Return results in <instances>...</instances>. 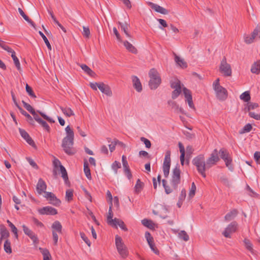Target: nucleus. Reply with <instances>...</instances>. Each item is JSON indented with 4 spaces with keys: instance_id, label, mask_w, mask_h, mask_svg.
<instances>
[{
    "instance_id": "f257e3e1",
    "label": "nucleus",
    "mask_w": 260,
    "mask_h": 260,
    "mask_svg": "<svg viewBox=\"0 0 260 260\" xmlns=\"http://www.w3.org/2000/svg\"><path fill=\"white\" fill-rule=\"evenodd\" d=\"M219 160L217 150L214 149L206 161L204 155L200 154L193 159L192 164L197 167L198 172L205 178V171L215 165Z\"/></svg>"
},
{
    "instance_id": "f03ea898",
    "label": "nucleus",
    "mask_w": 260,
    "mask_h": 260,
    "mask_svg": "<svg viewBox=\"0 0 260 260\" xmlns=\"http://www.w3.org/2000/svg\"><path fill=\"white\" fill-rule=\"evenodd\" d=\"M66 136L63 139L62 147L64 152L68 155H73L76 153V150L73 148L74 133L69 125L65 128Z\"/></svg>"
},
{
    "instance_id": "7ed1b4c3",
    "label": "nucleus",
    "mask_w": 260,
    "mask_h": 260,
    "mask_svg": "<svg viewBox=\"0 0 260 260\" xmlns=\"http://www.w3.org/2000/svg\"><path fill=\"white\" fill-rule=\"evenodd\" d=\"M149 77L150 80L149 81V86L151 89H156L160 84L161 80L157 71L153 68L149 72Z\"/></svg>"
},
{
    "instance_id": "20e7f679",
    "label": "nucleus",
    "mask_w": 260,
    "mask_h": 260,
    "mask_svg": "<svg viewBox=\"0 0 260 260\" xmlns=\"http://www.w3.org/2000/svg\"><path fill=\"white\" fill-rule=\"evenodd\" d=\"M219 81V79L217 78L213 82V87L217 98L220 101H223L227 98L228 92L225 88L220 85Z\"/></svg>"
},
{
    "instance_id": "39448f33",
    "label": "nucleus",
    "mask_w": 260,
    "mask_h": 260,
    "mask_svg": "<svg viewBox=\"0 0 260 260\" xmlns=\"http://www.w3.org/2000/svg\"><path fill=\"white\" fill-rule=\"evenodd\" d=\"M115 246L119 255L122 258H126L128 255L127 248L122 238L118 235L115 236Z\"/></svg>"
},
{
    "instance_id": "423d86ee",
    "label": "nucleus",
    "mask_w": 260,
    "mask_h": 260,
    "mask_svg": "<svg viewBox=\"0 0 260 260\" xmlns=\"http://www.w3.org/2000/svg\"><path fill=\"white\" fill-rule=\"evenodd\" d=\"M171 87L174 89L172 93V98L176 99L180 94L181 91L183 92V88H185L184 85L177 79H175L171 81Z\"/></svg>"
},
{
    "instance_id": "0eeeda50",
    "label": "nucleus",
    "mask_w": 260,
    "mask_h": 260,
    "mask_svg": "<svg viewBox=\"0 0 260 260\" xmlns=\"http://www.w3.org/2000/svg\"><path fill=\"white\" fill-rule=\"evenodd\" d=\"M219 70L224 76L229 77L232 75V71L231 66L227 62L225 57H224L221 60Z\"/></svg>"
},
{
    "instance_id": "6e6552de",
    "label": "nucleus",
    "mask_w": 260,
    "mask_h": 260,
    "mask_svg": "<svg viewBox=\"0 0 260 260\" xmlns=\"http://www.w3.org/2000/svg\"><path fill=\"white\" fill-rule=\"evenodd\" d=\"M220 157L224 161L226 166L230 170H233V168L232 164V159L228 151L225 149H221L219 151Z\"/></svg>"
},
{
    "instance_id": "1a4fd4ad",
    "label": "nucleus",
    "mask_w": 260,
    "mask_h": 260,
    "mask_svg": "<svg viewBox=\"0 0 260 260\" xmlns=\"http://www.w3.org/2000/svg\"><path fill=\"white\" fill-rule=\"evenodd\" d=\"M238 227V224L237 222H232L226 227L222 234L225 237L230 238L231 234L237 231Z\"/></svg>"
},
{
    "instance_id": "9d476101",
    "label": "nucleus",
    "mask_w": 260,
    "mask_h": 260,
    "mask_svg": "<svg viewBox=\"0 0 260 260\" xmlns=\"http://www.w3.org/2000/svg\"><path fill=\"white\" fill-rule=\"evenodd\" d=\"M171 166V151L168 150L165 155L163 163V172L165 177L169 176Z\"/></svg>"
},
{
    "instance_id": "9b49d317",
    "label": "nucleus",
    "mask_w": 260,
    "mask_h": 260,
    "mask_svg": "<svg viewBox=\"0 0 260 260\" xmlns=\"http://www.w3.org/2000/svg\"><path fill=\"white\" fill-rule=\"evenodd\" d=\"M22 227L25 234L30 238L35 245L37 244L39 241L37 235L30 229H29L25 225H23Z\"/></svg>"
},
{
    "instance_id": "f8f14e48",
    "label": "nucleus",
    "mask_w": 260,
    "mask_h": 260,
    "mask_svg": "<svg viewBox=\"0 0 260 260\" xmlns=\"http://www.w3.org/2000/svg\"><path fill=\"white\" fill-rule=\"evenodd\" d=\"M183 94L185 98V102L188 104L189 107L191 109L195 110L191 91L186 88H183Z\"/></svg>"
},
{
    "instance_id": "ddd939ff",
    "label": "nucleus",
    "mask_w": 260,
    "mask_h": 260,
    "mask_svg": "<svg viewBox=\"0 0 260 260\" xmlns=\"http://www.w3.org/2000/svg\"><path fill=\"white\" fill-rule=\"evenodd\" d=\"M180 182V169L176 167L173 172L172 183L174 187H176Z\"/></svg>"
},
{
    "instance_id": "4468645a",
    "label": "nucleus",
    "mask_w": 260,
    "mask_h": 260,
    "mask_svg": "<svg viewBox=\"0 0 260 260\" xmlns=\"http://www.w3.org/2000/svg\"><path fill=\"white\" fill-rule=\"evenodd\" d=\"M46 189V183L42 179H40L37 185V190L38 193L39 194L46 193V195H53L51 192H45V190Z\"/></svg>"
},
{
    "instance_id": "2eb2a0df",
    "label": "nucleus",
    "mask_w": 260,
    "mask_h": 260,
    "mask_svg": "<svg viewBox=\"0 0 260 260\" xmlns=\"http://www.w3.org/2000/svg\"><path fill=\"white\" fill-rule=\"evenodd\" d=\"M148 5L150 8L156 12L162 14L167 15L169 13V11L165 8L152 2H149Z\"/></svg>"
},
{
    "instance_id": "dca6fc26",
    "label": "nucleus",
    "mask_w": 260,
    "mask_h": 260,
    "mask_svg": "<svg viewBox=\"0 0 260 260\" xmlns=\"http://www.w3.org/2000/svg\"><path fill=\"white\" fill-rule=\"evenodd\" d=\"M99 89L103 93L106 94L107 96H112V91L108 85L102 82L99 84Z\"/></svg>"
},
{
    "instance_id": "f3484780",
    "label": "nucleus",
    "mask_w": 260,
    "mask_h": 260,
    "mask_svg": "<svg viewBox=\"0 0 260 260\" xmlns=\"http://www.w3.org/2000/svg\"><path fill=\"white\" fill-rule=\"evenodd\" d=\"M38 211L41 214L55 215L57 213L55 209L48 206L39 209Z\"/></svg>"
},
{
    "instance_id": "a211bd4d",
    "label": "nucleus",
    "mask_w": 260,
    "mask_h": 260,
    "mask_svg": "<svg viewBox=\"0 0 260 260\" xmlns=\"http://www.w3.org/2000/svg\"><path fill=\"white\" fill-rule=\"evenodd\" d=\"M133 86L138 92H141L142 90V86L140 79L136 76L132 77Z\"/></svg>"
},
{
    "instance_id": "6ab92c4d",
    "label": "nucleus",
    "mask_w": 260,
    "mask_h": 260,
    "mask_svg": "<svg viewBox=\"0 0 260 260\" xmlns=\"http://www.w3.org/2000/svg\"><path fill=\"white\" fill-rule=\"evenodd\" d=\"M20 134L21 136V137L26 140V141L31 146H33L34 144V141L32 140V139L30 137L28 133L24 129H22L21 128L19 129Z\"/></svg>"
},
{
    "instance_id": "aec40b11",
    "label": "nucleus",
    "mask_w": 260,
    "mask_h": 260,
    "mask_svg": "<svg viewBox=\"0 0 260 260\" xmlns=\"http://www.w3.org/2000/svg\"><path fill=\"white\" fill-rule=\"evenodd\" d=\"M110 225L113 226H117V225H118L122 230H124V231H127V229L126 227L124 222L121 220L116 218L114 219L113 222L111 223Z\"/></svg>"
},
{
    "instance_id": "412c9836",
    "label": "nucleus",
    "mask_w": 260,
    "mask_h": 260,
    "mask_svg": "<svg viewBox=\"0 0 260 260\" xmlns=\"http://www.w3.org/2000/svg\"><path fill=\"white\" fill-rule=\"evenodd\" d=\"M124 46L129 51L134 54H137L138 52L137 49L129 42L127 41L122 42Z\"/></svg>"
},
{
    "instance_id": "4be33fe9",
    "label": "nucleus",
    "mask_w": 260,
    "mask_h": 260,
    "mask_svg": "<svg viewBox=\"0 0 260 260\" xmlns=\"http://www.w3.org/2000/svg\"><path fill=\"white\" fill-rule=\"evenodd\" d=\"M47 201L50 204L55 205L58 206L60 205L61 202L60 200L56 198V196H45Z\"/></svg>"
},
{
    "instance_id": "5701e85b",
    "label": "nucleus",
    "mask_w": 260,
    "mask_h": 260,
    "mask_svg": "<svg viewBox=\"0 0 260 260\" xmlns=\"http://www.w3.org/2000/svg\"><path fill=\"white\" fill-rule=\"evenodd\" d=\"M237 214V211L235 209H233L225 215L224 219L226 221L232 220L236 217Z\"/></svg>"
},
{
    "instance_id": "b1692460",
    "label": "nucleus",
    "mask_w": 260,
    "mask_h": 260,
    "mask_svg": "<svg viewBox=\"0 0 260 260\" xmlns=\"http://www.w3.org/2000/svg\"><path fill=\"white\" fill-rule=\"evenodd\" d=\"M107 201L111 207L113 205L117 207H118L119 206L118 198L117 196H108Z\"/></svg>"
},
{
    "instance_id": "393cba45",
    "label": "nucleus",
    "mask_w": 260,
    "mask_h": 260,
    "mask_svg": "<svg viewBox=\"0 0 260 260\" xmlns=\"http://www.w3.org/2000/svg\"><path fill=\"white\" fill-rule=\"evenodd\" d=\"M178 146L179 148V150L181 153L180 155V161L181 164L183 166L184 163V156H185V149L183 145L181 142H179L178 143Z\"/></svg>"
},
{
    "instance_id": "a878e982",
    "label": "nucleus",
    "mask_w": 260,
    "mask_h": 260,
    "mask_svg": "<svg viewBox=\"0 0 260 260\" xmlns=\"http://www.w3.org/2000/svg\"><path fill=\"white\" fill-rule=\"evenodd\" d=\"M251 72L255 74H258L260 73V61L258 60L255 62L251 66Z\"/></svg>"
},
{
    "instance_id": "bb28decb",
    "label": "nucleus",
    "mask_w": 260,
    "mask_h": 260,
    "mask_svg": "<svg viewBox=\"0 0 260 260\" xmlns=\"http://www.w3.org/2000/svg\"><path fill=\"white\" fill-rule=\"evenodd\" d=\"M118 24L120 25L121 30L124 32L126 36L128 38H131L132 37L131 35L129 34L128 31L129 26L128 24L127 23H123L120 22H119Z\"/></svg>"
},
{
    "instance_id": "cd10ccee",
    "label": "nucleus",
    "mask_w": 260,
    "mask_h": 260,
    "mask_svg": "<svg viewBox=\"0 0 260 260\" xmlns=\"http://www.w3.org/2000/svg\"><path fill=\"white\" fill-rule=\"evenodd\" d=\"M18 12L20 15L24 18V19L28 23H29L32 26H33L34 28L35 27V24L32 21H31V19L29 18V17L24 13V12L23 11V10L19 8H18Z\"/></svg>"
},
{
    "instance_id": "c85d7f7f",
    "label": "nucleus",
    "mask_w": 260,
    "mask_h": 260,
    "mask_svg": "<svg viewBox=\"0 0 260 260\" xmlns=\"http://www.w3.org/2000/svg\"><path fill=\"white\" fill-rule=\"evenodd\" d=\"M144 185L143 182L141 181L140 179H138L135 186V193L137 194L140 193L143 189Z\"/></svg>"
},
{
    "instance_id": "c756f323",
    "label": "nucleus",
    "mask_w": 260,
    "mask_h": 260,
    "mask_svg": "<svg viewBox=\"0 0 260 260\" xmlns=\"http://www.w3.org/2000/svg\"><path fill=\"white\" fill-rule=\"evenodd\" d=\"M175 60L177 64L182 68H185L187 67V63L184 59L181 58L176 54L175 55Z\"/></svg>"
},
{
    "instance_id": "7c9ffc66",
    "label": "nucleus",
    "mask_w": 260,
    "mask_h": 260,
    "mask_svg": "<svg viewBox=\"0 0 260 260\" xmlns=\"http://www.w3.org/2000/svg\"><path fill=\"white\" fill-rule=\"evenodd\" d=\"M1 239L7 238L9 236V233L6 228L3 225H0Z\"/></svg>"
},
{
    "instance_id": "2f4dec72",
    "label": "nucleus",
    "mask_w": 260,
    "mask_h": 260,
    "mask_svg": "<svg viewBox=\"0 0 260 260\" xmlns=\"http://www.w3.org/2000/svg\"><path fill=\"white\" fill-rule=\"evenodd\" d=\"M19 110L20 113L27 118V121L31 124H34V121L32 117L28 114L25 111H24L21 107H19Z\"/></svg>"
},
{
    "instance_id": "473e14b6",
    "label": "nucleus",
    "mask_w": 260,
    "mask_h": 260,
    "mask_svg": "<svg viewBox=\"0 0 260 260\" xmlns=\"http://www.w3.org/2000/svg\"><path fill=\"white\" fill-rule=\"evenodd\" d=\"M80 66L81 68L89 76L91 77H94L95 76V73L86 64H82Z\"/></svg>"
},
{
    "instance_id": "72a5a7b5",
    "label": "nucleus",
    "mask_w": 260,
    "mask_h": 260,
    "mask_svg": "<svg viewBox=\"0 0 260 260\" xmlns=\"http://www.w3.org/2000/svg\"><path fill=\"white\" fill-rule=\"evenodd\" d=\"M250 35L255 40L260 39V25H257Z\"/></svg>"
},
{
    "instance_id": "f704fd0d",
    "label": "nucleus",
    "mask_w": 260,
    "mask_h": 260,
    "mask_svg": "<svg viewBox=\"0 0 260 260\" xmlns=\"http://www.w3.org/2000/svg\"><path fill=\"white\" fill-rule=\"evenodd\" d=\"M39 250L43 256V260H50L51 255L47 249L39 248Z\"/></svg>"
},
{
    "instance_id": "c9c22d12",
    "label": "nucleus",
    "mask_w": 260,
    "mask_h": 260,
    "mask_svg": "<svg viewBox=\"0 0 260 260\" xmlns=\"http://www.w3.org/2000/svg\"><path fill=\"white\" fill-rule=\"evenodd\" d=\"M52 228L53 231L58 233H61L62 226L60 223L58 221H55L52 225Z\"/></svg>"
},
{
    "instance_id": "e433bc0d",
    "label": "nucleus",
    "mask_w": 260,
    "mask_h": 260,
    "mask_svg": "<svg viewBox=\"0 0 260 260\" xmlns=\"http://www.w3.org/2000/svg\"><path fill=\"white\" fill-rule=\"evenodd\" d=\"M4 249L5 251L8 253L10 254L12 253V249H11V244L10 241L7 239L4 243Z\"/></svg>"
},
{
    "instance_id": "4c0bfd02",
    "label": "nucleus",
    "mask_w": 260,
    "mask_h": 260,
    "mask_svg": "<svg viewBox=\"0 0 260 260\" xmlns=\"http://www.w3.org/2000/svg\"><path fill=\"white\" fill-rule=\"evenodd\" d=\"M60 109H61L63 113L67 117H71V116L74 115L73 111L71 110L70 108H63L62 107H60Z\"/></svg>"
},
{
    "instance_id": "58836bf2",
    "label": "nucleus",
    "mask_w": 260,
    "mask_h": 260,
    "mask_svg": "<svg viewBox=\"0 0 260 260\" xmlns=\"http://www.w3.org/2000/svg\"><path fill=\"white\" fill-rule=\"evenodd\" d=\"M142 223L143 225L149 229H153L154 228V223L151 220L147 219H143Z\"/></svg>"
},
{
    "instance_id": "ea45409f",
    "label": "nucleus",
    "mask_w": 260,
    "mask_h": 260,
    "mask_svg": "<svg viewBox=\"0 0 260 260\" xmlns=\"http://www.w3.org/2000/svg\"><path fill=\"white\" fill-rule=\"evenodd\" d=\"M84 171L85 173V174L87 178H91V174H90V171L89 168L88 167V162L87 160H84Z\"/></svg>"
},
{
    "instance_id": "a19ab883",
    "label": "nucleus",
    "mask_w": 260,
    "mask_h": 260,
    "mask_svg": "<svg viewBox=\"0 0 260 260\" xmlns=\"http://www.w3.org/2000/svg\"><path fill=\"white\" fill-rule=\"evenodd\" d=\"M243 39L245 43L247 44H250L253 43L255 40L252 38L251 35L245 34L243 36Z\"/></svg>"
},
{
    "instance_id": "79ce46f5",
    "label": "nucleus",
    "mask_w": 260,
    "mask_h": 260,
    "mask_svg": "<svg viewBox=\"0 0 260 260\" xmlns=\"http://www.w3.org/2000/svg\"><path fill=\"white\" fill-rule=\"evenodd\" d=\"M244 243L245 246L246 247L247 249L250 251L251 253L253 254L254 250L252 248V244H251L250 241L247 239H245L244 240Z\"/></svg>"
},
{
    "instance_id": "37998d69",
    "label": "nucleus",
    "mask_w": 260,
    "mask_h": 260,
    "mask_svg": "<svg viewBox=\"0 0 260 260\" xmlns=\"http://www.w3.org/2000/svg\"><path fill=\"white\" fill-rule=\"evenodd\" d=\"M117 144H119L121 146L123 145V144L122 142L117 140H115L114 141L111 142V143L109 145V149L111 152L115 150V146Z\"/></svg>"
},
{
    "instance_id": "c03bdc74",
    "label": "nucleus",
    "mask_w": 260,
    "mask_h": 260,
    "mask_svg": "<svg viewBox=\"0 0 260 260\" xmlns=\"http://www.w3.org/2000/svg\"><path fill=\"white\" fill-rule=\"evenodd\" d=\"M240 98L244 102H248L250 100V95L249 91H245L242 93L240 95Z\"/></svg>"
},
{
    "instance_id": "a18cd8bd",
    "label": "nucleus",
    "mask_w": 260,
    "mask_h": 260,
    "mask_svg": "<svg viewBox=\"0 0 260 260\" xmlns=\"http://www.w3.org/2000/svg\"><path fill=\"white\" fill-rule=\"evenodd\" d=\"M178 237L180 239H183L185 241L189 240V236L185 231H181L178 233Z\"/></svg>"
},
{
    "instance_id": "49530a36",
    "label": "nucleus",
    "mask_w": 260,
    "mask_h": 260,
    "mask_svg": "<svg viewBox=\"0 0 260 260\" xmlns=\"http://www.w3.org/2000/svg\"><path fill=\"white\" fill-rule=\"evenodd\" d=\"M252 125L248 123V124H246L243 127V128L239 131V134H243L244 133L249 132L252 129Z\"/></svg>"
},
{
    "instance_id": "de8ad7c7",
    "label": "nucleus",
    "mask_w": 260,
    "mask_h": 260,
    "mask_svg": "<svg viewBox=\"0 0 260 260\" xmlns=\"http://www.w3.org/2000/svg\"><path fill=\"white\" fill-rule=\"evenodd\" d=\"M7 223L9 227L11 228L12 232L14 233L15 235V237L16 238H18V233H17V229L16 226L9 220H7Z\"/></svg>"
},
{
    "instance_id": "09e8293b",
    "label": "nucleus",
    "mask_w": 260,
    "mask_h": 260,
    "mask_svg": "<svg viewBox=\"0 0 260 260\" xmlns=\"http://www.w3.org/2000/svg\"><path fill=\"white\" fill-rule=\"evenodd\" d=\"M113 212L112 211V207L110 206L109 209L108 211V214L107 217V221L108 224H110L111 223L113 222L114 219H112L113 217Z\"/></svg>"
},
{
    "instance_id": "8fccbe9b",
    "label": "nucleus",
    "mask_w": 260,
    "mask_h": 260,
    "mask_svg": "<svg viewBox=\"0 0 260 260\" xmlns=\"http://www.w3.org/2000/svg\"><path fill=\"white\" fill-rule=\"evenodd\" d=\"M39 34H40V35L41 36V37L42 38V39H43L44 42L45 43L48 49L49 50H51V46L48 41V40L47 39V38H46V37L44 35V34L41 31H39Z\"/></svg>"
},
{
    "instance_id": "3c124183",
    "label": "nucleus",
    "mask_w": 260,
    "mask_h": 260,
    "mask_svg": "<svg viewBox=\"0 0 260 260\" xmlns=\"http://www.w3.org/2000/svg\"><path fill=\"white\" fill-rule=\"evenodd\" d=\"M60 171L62 175V177L66 182L68 180V177L67 171L65 168L63 166H60Z\"/></svg>"
},
{
    "instance_id": "603ef678",
    "label": "nucleus",
    "mask_w": 260,
    "mask_h": 260,
    "mask_svg": "<svg viewBox=\"0 0 260 260\" xmlns=\"http://www.w3.org/2000/svg\"><path fill=\"white\" fill-rule=\"evenodd\" d=\"M83 32L82 35L83 36L86 38H88L90 35V31L89 28L88 27L83 26Z\"/></svg>"
},
{
    "instance_id": "864d4df0",
    "label": "nucleus",
    "mask_w": 260,
    "mask_h": 260,
    "mask_svg": "<svg viewBox=\"0 0 260 260\" xmlns=\"http://www.w3.org/2000/svg\"><path fill=\"white\" fill-rule=\"evenodd\" d=\"M121 168V164L117 161H115L112 165V168L114 171L115 174L117 173V170Z\"/></svg>"
},
{
    "instance_id": "5fc2aeb1",
    "label": "nucleus",
    "mask_w": 260,
    "mask_h": 260,
    "mask_svg": "<svg viewBox=\"0 0 260 260\" xmlns=\"http://www.w3.org/2000/svg\"><path fill=\"white\" fill-rule=\"evenodd\" d=\"M22 102L23 106L28 111H29L30 113H35V110L29 104H27L24 101H22Z\"/></svg>"
},
{
    "instance_id": "6e6d98bb",
    "label": "nucleus",
    "mask_w": 260,
    "mask_h": 260,
    "mask_svg": "<svg viewBox=\"0 0 260 260\" xmlns=\"http://www.w3.org/2000/svg\"><path fill=\"white\" fill-rule=\"evenodd\" d=\"M40 114L46 120H47L49 122H50V123H54L55 122V121L52 118H50V117L48 116L47 115H46L45 114H44V113L41 112V111H38Z\"/></svg>"
},
{
    "instance_id": "4d7b16f0",
    "label": "nucleus",
    "mask_w": 260,
    "mask_h": 260,
    "mask_svg": "<svg viewBox=\"0 0 260 260\" xmlns=\"http://www.w3.org/2000/svg\"><path fill=\"white\" fill-rule=\"evenodd\" d=\"M140 140L142 142L144 143L146 148H150L151 147V144L148 139L144 137H141Z\"/></svg>"
},
{
    "instance_id": "13d9d810",
    "label": "nucleus",
    "mask_w": 260,
    "mask_h": 260,
    "mask_svg": "<svg viewBox=\"0 0 260 260\" xmlns=\"http://www.w3.org/2000/svg\"><path fill=\"white\" fill-rule=\"evenodd\" d=\"M258 107V105L257 103H248L247 105V110L249 111L250 110L254 109Z\"/></svg>"
},
{
    "instance_id": "bf43d9fd",
    "label": "nucleus",
    "mask_w": 260,
    "mask_h": 260,
    "mask_svg": "<svg viewBox=\"0 0 260 260\" xmlns=\"http://www.w3.org/2000/svg\"><path fill=\"white\" fill-rule=\"evenodd\" d=\"M26 91L28 93V94L32 98H35L36 97L31 88L30 86H29L27 84H26Z\"/></svg>"
},
{
    "instance_id": "052dcab7",
    "label": "nucleus",
    "mask_w": 260,
    "mask_h": 260,
    "mask_svg": "<svg viewBox=\"0 0 260 260\" xmlns=\"http://www.w3.org/2000/svg\"><path fill=\"white\" fill-rule=\"evenodd\" d=\"M162 183L165 189V191L167 194H169L171 193L172 190L167 185V182L166 180L163 179L162 180Z\"/></svg>"
},
{
    "instance_id": "680f3d73",
    "label": "nucleus",
    "mask_w": 260,
    "mask_h": 260,
    "mask_svg": "<svg viewBox=\"0 0 260 260\" xmlns=\"http://www.w3.org/2000/svg\"><path fill=\"white\" fill-rule=\"evenodd\" d=\"M80 236L82 239L87 244V245L88 246H90L91 243L88 238L86 236L85 234L83 233H80Z\"/></svg>"
},
{
    "instance_id": "e2e57ef3",
    "label": "nucleus",
    "mask_w": 260,
    "mask_h": 260,
    "mask_svg": "<svg viewBox=\"0 0 260 260\" xmlns=\"http://www.w3.org/2000/svg\"><path fill=\"white\" fill-rule=\"evenodd\" d=\"M39 123L40 124L47 132H50V127L46 121H44L43 120H41V121Z\"/></svg>"
},
{
    "instance_id": "0e129e2a",
    "label": "nucleus",
    "mask_w": 260,
    "mask_h": 260,
    "mask_svg": "<svg viewBox=\"0 0 260 260\" xmlns=\"http://www.w3.org/2000/svg\"><path fill=\"white\" fill-rule=\"evenodd\" d=\"M168 103L169 105L172 108L174 109L175 110L179 108V105L174 101H169Z\"/></svg>"
},
{
    "instance_id": "69168bd1",
    "label": "nucleus",
    "mask_w": 260,
    "mask_h": 260,
    "mask_svg": "<svg viewBox=\"0 0 260 260\" xmlns=\"http://www.w3.org/2000/svg\"><path fill=\"white\" fill-rule=\"evenodd\" d=\"M186 196H179L177 205L179 208H180L183 204V202L185 200Z\"/></svg>"
},
{
    "instance_id": "338daca9",
    "label": "nucleus",
    "mask_w": 260,
    "mask_h": 260,
    "mask_svg": "<svg viewBox=\"0 0 260 260\" xmlns=\"http://www.w3.org/2000/svg\"><path fill=\"white\" fill-rule=\"evenodd\" d=\"M26 159L29 164L35 169H37L38 167L37 164L32 159L29 157H27Z\"/></svg>"
},
{
    "instance_id": "774afa93",
    "label": "nucleus",
    "mask_w": 260,
    "mask_h": 260,
    "mask_svg": "<svg viewBox=\"0 0 260 260\" xmlns=\"http://www.w3.org/2000/svg\"><path fill=\"white\" fill-rule=\"evenodd\" d=\"M249 115L250 117L254 118L255 119L260 120V114H257L254 112H249Z\"/></svg>"
}]
</instances>
